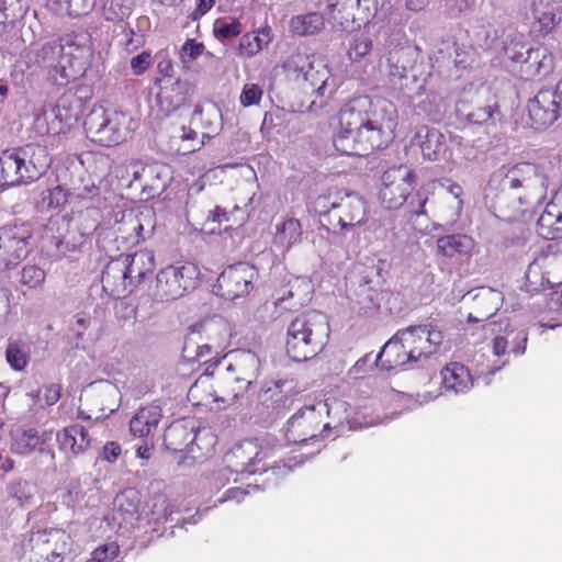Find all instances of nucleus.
<instances>
[{
	"mask_svg": "<svg viewBox=\"0 0 562 562\" xmlns=\"http://www.w3.org/2000/svg\"><path fill=\"white\" fill-rule=\"evenodd\" d=\"M562 160L553 156L539 162L504 165L493 171L484 187V198L499 205L509 203L514 210L526 211L541 204L548 191L551 201L538 218L537 232L544 239L562 237Z\"/></svg>",
	"mask_w": 562,
	"mask_h": 562,
	"instance_id": "f257e3e1",
	"label": "nucleus"
},
{
	"mask_svg": "<svg viewBox=\"0 0 562 562\" xmlns=\"http://www.w3.org/2000/svg\"><path fill=\"white\" fill-rule=\"evenodd\" d=\"M339 126L334 137L336 150L347 156H366L393 140L397 111L384 99L358 97L340 109Z\"/></svg>",
	"mask_w": 562,
	"mask_h": 562,
	"instance_id": "f03ea898",
	"label": "nucleus"
},
{
	"mask_svg": "<svg viewBox=\"0 0 562 562\" xmlns=\"http://www.w3.org/2000/svg\"><path fill=\"white\" fill-rule=\"evenodd\" d=\"M442 341L443 333L431 324L408 326L384 344L374 363L386 371L420 368L437 353Z\"/></svg>",
	"mask_w": 562,
	"mask_h": 562,
	"instance_id": "7ed1b4c3",
	"label": "nucleus"
},
{
	"mask_svg": "<svg viewBox=\"0 0 562 562\" xmlns=\"http://www.w3.org/2000/svg\"><path fill=\"white\" fill-rule=\"evenodd\" d=\"M93 52L90 34L79 30L45 43L34 52V58L55 85L64 86L85 72Z\"/></svg>",
	"mask_w": 562,
	"mask_h": 562,
	"instance_id": "20e7f679",
	"label": "nucleus"
},
{
	"mask_svg": "<svg viewBox=\"0 0 562 562\" xmlns=\"http://www.w3.org/2000/svg\"><path fill=\"white\" fill-rule=\"evenodd\" d=\"M328 337L329 324L325 314L303 313L288 326L286 353L297 362L310 360L323 350Z\"/></svg>",
	"mask_w": 562,
	"mask_h": 562,
	"instance_id": "39448f33",
	"label": "nucleus"
},
{
	"mask_svg": "<svg viewBox=\"0 0 562 562\" xmlns=\"http://www.w3.org/2000/svg\"><path fill=\"white\" fill-rule=\"evenodd\" d=\"M4 184L14 187L36 181L50 166L47 148L38 144L2 150L0 154Z\"/></svg>",
	"mask_w": 562,
	"mask_h": 562,
	"instance_id": "423d86ee",
	"label": "nucleus"
},
{
	"mask_svg": "<svg viewBox=\"0 0 562 562\" xmlns=\"http://www.w3.org/2000/svg\"><path fill=\"white\" fill-rule=\"evenodd\" d=\"M313 211L323 225L348 231L366 224L367 203L355 192L321 194L313 202Z\"/></svg>",
	"mask_w": 562,
	"mask_h": 562,
	"instance_id": "0eeeda50",
	"label": "nucleus"
},
{
	"mask_svg": "<svg viewBox=\"0 0 562 562\" xmlns=\"http://www.w3.org/2000/svg\"><path fill=\"white\" fill-rule=\"evenodd\" d=\"M199 276L194 263L170 265L158 272L150 295L156 302L177 300L195 288Z\"/></svg>",
	"mask_w": 562,
	"mask_h": 562,
	"instance_id": "6e6552de",
	"label": "nucleus"
},
{
	"mask_svg": "<svg viewBox=\"0 0 562 562\" xmlns=\"http://www.w3.org/2000/svg\"><path fill=\"white\" fill-rule=\"evenodd\" d=\"M128 117L117 111L93 109L85 120V131L92 142L112 147L124 142L128 135Z\"/></svg>",
	"mask_w": 562,
	"mask_h": 562,
	"instance_id": "1a4fd4ad",
	"label": "nucleus"
},
{
	"mask_svg": "<svg viewBox=\"0 0 562 562\" xmlns=\"http://www.w3.org/2000/svg\"><path fill=\"white\" fill-rule=\"evenodd\" d=\"M267 457L268 453L255 440H245L236 445L224 457L225 469L213 475L216 486H224L229 481L226 475L227 472L236 474L267 472L269 470L268 464L259 465Z\"/></svg>",
	"mask_w": 562,
	"mask_h": 562,
	"instance_id": "9d476101",
	"label": "nucleus"
},
{
	"mask_svg": "<svg viewBox=\"0 0 562 562\" xmlns=\"http://www.w3.org/2000/svg\"><path fill=\"white\" fill-rule=\"evenodd\" d=\"M32 229L26 223L0 226V272L16 267L30 254Z\"/></svg>",
	"mask_w": 562,
	"mask_h": 562,
	"instance_id": "9b49d317",
	"label": "nucleus"
},
{
	"mask_svg": "<svg viewBox=\"0 0 562 562\" xmlns=\"http://www.w3.org/2000/svg\"><path fill=\"white\" fill-rule=\"evenodd\" d=\"M416 183V175L407 166L387 169L382 176L379 192L381 203L389 210H397L407 201Z\"/></svg>",
	"mask_w": 562,
	"mask_h": 562,
	"instance_id": "f8f14e48",
	"label": "nucleus"
},
{
	"mask_svg": "<svg viewBox=\"0 0 562 562\" xmlns=\"http://www.w3.org/2000/svg\"><path fill=\"white\" fill-rule=\"evenodd\" d=\"M323 405L316 401H308L300 407L286 422L283 427L284 437L288 442L302 443L314 440L318 437L317 431L323 424Z\"/></svg>",
	"mask_w": 562,
	"mask_h": 562,
	"instance_id": "ddd939ff",
	"label": "nucleus"
},
{
	"mask_svg": "<svg viewBox=\"0 0 562 562\" xmlns=\"http://www.w3.org/2000/svg\"><path fill=\"white\" fill-rule=\"evenodd\" d=\"M528 116L536 130L553 124L562 114V79L554 89H541L528 101Z\"/></svg>",
	"mask_w": 562,
	"mask_h": 562,
	"instance_id": "4468645a",
	"label": "nucleus"
},
{
	"mask_svg": "<svg viewBox=\"0 0 562 562\" xmlns=\"http://www.w3.org/2000/svg\"><path fill=\"white\" fill-rule=\"evenodd\" d=\"M258 278L255 266L248 262H237L227 267L217 278L216 293L226 300H235L248 294Z\"/></svg>",
	"mask_w": 562,
	"mask_h": 562,
	"instance_id": "2eb2a0df",
	"label": "nucleus"
},
{
	"mask_svg": "<svg viewBox=\"0 0 562 562\" xmlns=\"http://www.w3.org/2000/svg\"><path fill=\"white\" fill-rule=\"evenodd\" d=\"M260 359L251 350H241L236 353L234 363L227 367L225 382L232 386L233 400L241 396L252 382L258 378L260 371Z\"/></svg>",
	"mask_w": 562,
	"mask_h": 562,
	"instance_id": "dca6fc26",
	"label": "nucleus"
},
{
	"mask_svg": "<svg viewBox=\"0 0 562 562\" xmlns=\"http://www.w3.org/2000/svg\"><path fill=\"white\" fill-rule=\"evenodd\" d=\"M133 181L139 182L148 198L162 193L171 180V168L162 162L151 161L142 164L133 161L130 164Z\"/></svg>",
	"mask_w": 562,
	"mask_h": 562,
	"instance_id": "f3484780",
	"label": "nucleus"
},
{
	"mask_svg": "<svg viewBox=\"0 0 562 562\" xmlns=\"http://www.w3.org/2000/svg\"><path fill=\"white\" fill-rule=\"evenodd\" d=\"M52 432L35 428H16L11 431V450L18 454H29L35 450L42 457V463L50 465L55 460L54 450L47 445Z\"/></svg>",
	"mask_w": 562,
	"mask_h": 562,
	"instance_id": "a211bd4d",
	"label": "nucleus"
},
{
	"mask_svg": "<svg viewBox=\"0 0 562 562\" xmlns=\"http://www.w3.org/2000/svg\"><path fill=\"white\" fill-rule=\"evenodd\" d=\"M97 214L94 211L92 213L88 212L83 222L76 226H71L70 221L66 216H61V224L67 229L65 234L54 237L57 250L63 255L79 250L99 226L98 218L92 216Z\"/></svg>",
	"mask_w": 562,
	"mask_h": 562,
	"instance_id": "6ab92c4d",
	"label": "nucleus"
},
{
	"mask_svg": "<svg viewBox=\"0 0 562 562\" xmlns=\"http://www.w3.org/2000/svg\"><path fill=\"white\" fill-rule=\"evenodd\" d=\"M122 256L112 259L104 268L101 277L103 291L112 297H123L133 291Z\"/></svg>",
	"mask_w": 562,
	"mask_h": 562,
	"instance_id": "aec40b11",
	"label": "nucleus"
},
{
	"mask_svg": "<svg viewBox=\"0 0 562 562\" xmlns=\"http://www.w3.org/2000/svg\"><path fill=\"white\" fill-rule=\"evenodd\" d=\"M162 416V408L157 403L140 407L130 420L132 436L145 440L153 439Z\"/></svg>",
	"mask_w": 562,
	"mask_h": 562,
	"instance_id": "412c9836",
	"label": "nucleus"
},
{
	"mask_svg": "<svg viewBox=\"0 0 562 562\" xmlns=\"http://www.w3.org/2000/svg\"><path fill=\"white\" fill-rule=\"evenodd\" d=\"M56 439L60 450L69 452L71 456H79L87 452L92 445L91 428L80 424H72L57 432Z\"/></svg>",
	"mask_w": 562,
	"mask_h": 562,
	"instance_id": "4be33fe9",
	"label": "nucleus"
},
{
	"mask_svg": "<svg viewBox=\"0 0 562 562\" xmlns=\"http://www.w3.org/2000/svg\"><path fill=\"white\" fill-rule=\"evenodd\" d=\"M413 144L418 145L424 158L431 161L439 160L447 149L445 135L439 130L426 125L417 127Z\"/></svg>",
	"mask_w": 562,
	"mask_h": 562,
	"instance_id": "5701e85b",
	"label": "nucleus"
},
{
	"mask_svg": "<svg viewBox=\"0 0 562 562\" xmlns=\"http://www.w3.org/2000/svg\"><path fill=\"white\" fill-rule=\"evenodd\" d=\"M220 121L221 112L214 104H211L206 110H204L202 105L196 104L191 116V124H202V140L201 143H196V145L188 147L182 154H189L200 149L204 145L205 139H211L216 135L221 126Z\"/></svg>",
	"mask_w": 562,
	"mask_h": 562,
	"instance_id": "b1692460",
	"label": "nucleus"
},
{
	"mask_svg": "<svg viewBox=\"0 0 562 562\" xmlns=\"http://www.w3.org/2000/svg\"><path fill=\"white\" fill-rule=\"evenodd\" d=\"M516 63H522L521 71L528 77L546 76L552 68V57L544 47L528 48L512 56Z\"/></svg>",
	"mask_w": 562,
	"mask_h": 562,
	"instance_id": "393cba45",
	"label": "nucleus"
},
{
	"mask_svg": "<svg viewBox=\"0 0 562 562\" xmlns=\"http://www.w3.org/2000/svg\"><path fill=\"white\" fill-rule=\"evenodd\" d=\"M126 266L127 274L133 288L140 283L147 273L155 268L154 251L148 249L138 250L132 255H121Z\"/></svg>",
	"mask_w": 562,
	"mask_h": 562,
	"instance_id": "a878e982",
	"label": "nucleus"
},
{
	"mask_svg": "<svg viewBox=\"0 0 562 562\" xmlns=\"http://www.w3.org/2000/svg\"><path fill=\"white\" fill-rule=\"evenodd\" d=\"M473 301L477 312L481 314V317H473L470 314L468 319L469 322H482L497 313L503 305L504 296L498 290L483 286L473 295Z\"/></svg>",
	"mask_w": 562,
	"mask_h": 562,
	"instance_id": "bb28decb",
	"label": "nucleus"
},
{
	"mask_svg": "<svg viewBox=\"0 0 562 562\" xmlns=\"http://www.w3.org/2000/svg\"><path fill=\"white\" fill-rule=\"evenodd\" d=\"M139 497L136 491L130 488L119 494L114 499L113 519L119 524L133 526L139 518Z\"/></svg>",
	"mask_w": 562,
	"mask_h": 562,
	"instance_id": "cd10ccee",
	"label": "nucleus"
},
{
	"mask_svg": "<svg viewBox=\"0 0 562 562\" xmlns=\"http://www.w3.org/2000/svg\"><path fill=\"white\" fill-rule=\"evenodd\" d=\"M441 375L445 389L456 394L465 393L473 385L469 369L459 362L447 364L442 369Z\"/></svg>",
	"mask_w": 562,
	"mask_h": 562,
	"instance_id": "c85d7f7f",
	"label": "nucleus"
},
{
	"mask_svg": "<svg viewBox=\"0 0 562 562\" xmlns=\"http://www.w3.org/2000/svg\"><path fill=\"white\" fill-rule=\"evenodd\" d=\"M473 247V239L464 234L442 236L436 243L437 254L450 259L457 256H469Z\"/></svg>",
	"mask_w": 562,
	"mask_h": 562,
	"instance_id": "c756f323",
	"label": "nucleus"
},
{
	"mask_svg": "<svg viewBox=\"0 0 562 562\" xmlns=\"http://www.w3.org/2000/svg\"><path fill=\"white\" fill-rule=\"evenodd\" d=\"M528 19L533 20L532 27L536 32L548 34L555 24L553 5L543 0H531L526 12Z\"/></svg>",
	"mask_w": 562,
	"mask_h": 562,
	"instance_id": "7c9ffc66",
	"label": "nucleus"
},
{
	"mask_svg": "<svg viewBox=\"0 0 562 562\" xmlns=\"http://www.w3.org/2000/svg\"><path fill=\"white\" fill-rule=\"evenodd\" d=\"M271 40L272 35L269 26L261 27L254 34H244L237 46L238 55L247 58L252 57L267 47Z\"/></svg>",
	"mask_w": 562,
	"mask_h": 562,
	"instance_id": "2f4dec72",
	"label": "nucleus"
},
{
	"mask_svg": "<svg viewBox=\"0 0 562 562\" xmlns=\"http://www.w3.org/2000/svg\"><path fill=\"white\" fill-rule=\"evenodd\" d=\"M304 81L311 87L312 94L324 98L329 87L328 80L330 78V71L324 60L317 58L313 65L305 70L302 76Z\"/></svg>",
	"mask_w": 562,
	"mask_h": 562,
	"instance_id": "473e14b6",
	"label": "nucleus"
},
{
	"mask_svg": "<svg viewBox=\"0 0 562 562\" xmlns=\"http://www.w3.org/2000/svg\"><path fill=\"white\" fill-rule=\"evenodd\" d=\"M283 381L265 383L258 393V402L267 409L280 412L288 407L289 397L282 390Z\"/></svg>",
	"mask_w": 562,
	"mask_h": 562,
	"instance_id": "72a5a7b5",
	"label": "nucleus"
},
{
	"mask_svg": "<svg viewBox=\"0 0 562 562\" xmlns=\"http://www.w3.org/2000/svg\"><path fill=\"white\" fill-rule=\"evenodd\" d=\"M325 26L324 16L318 12L295 15L290 20V30L299 36H308L321 32Z\"/></svg>",
	"mask_w": 562,
	"mask_h": 562,
	"instance_id": "f704fd0d",
	"label": "nucleus"
},
{
	"mask_svg": "<svg viewBox=\"0 0 562 562\" xmlns=\"http://www.w3.org/2000/svg\"><path fill=\"white\" fill-rule=\"evenodd\" d=\"M274 240L285 250L297 245L302 240V225L299 220L289 217L281 225H277Z\"/></svg>",
	"mask_w": 562,
	"mask_h": 562,
	"instance_id": "c9c22d12",
	"label": "nucleus"
},
{
	"mask_svg": "<svg viewBox=\"0 0 562 562\" xmlns=\"http://www.w3.org/2000/svg\"><path fill=\"white\" fill-rule=\"evenodd\" d=\"M47 4L57 14L76 18L92 11L95 0H47Z\"/></svg>",
	"mask_w": 562,
	"mask_h": 562,
	"instance_id": "e433bc0d",
	"label": "nucleus"
},
{
	"mask_svg": "<svg viewBox=\"0 0 562 562\" xmlns=\"http://www.w3.org/2000/svg\"><path fill=\"white\" fill-rule=\"evenodd\" d=\"M187 85L177 82L170 89H165L157 94V101L161 111L167 114L178 110L186 103L187 97L183 93Z\"/></svg>",
	"mask_w": 562,
	"mask_h": 562,
	"instance_id": "4c0bfd02",
	"label": "nucleus"
},
{
	"mask_svg": "<svg viewBox=\"0 0 562 562\" xmlns=\"http://www.w3.org/2000/svg\"><path fill=\"white\" fill-rule=\"evenodd\" d=\"M53 114L55 119L70 126L79 117L80 101L75 95H64L58 100Z\"/></svg>",
	"mask_w": 562,
	"mask_h": 562,
	"instance_id": "58836bf2",
	"label": "nucleus"
},
{
	"mask_svg": "<svg viewBox=\"0 0 562 562\" xmlns=\"http://www.w3.org/2000/svg\"><path fill=\"white\" fill-rule=\"evenodd\" d=\"M68 200V192L61 186H56L41 192L36 202V209L40 212H49L59 210Z\"/></svg>",
	"mask_w": 562,
	"mask_h": 562,
	"instance_id": "ea45409f",
	"label": "nucleus"
},
{
	"mask_svg": "<svg viewBox=\"0 0 562 562\" xmlns=\"http://www.w3.org/2000/svg\"><path fill=\"white\" fill-rule=\"evenodd\" d=\"M122 234H125V238L132 244H138L145 240L146 236L145 224L142 216L134 214L132 211L127 214H123L122 224L119 227Z\"/></svg>",
	"mask_w": 562,
	"mask_h": 562,
	"instance_id": "a19ab883",
	"label": "nucleus"
},
{
	"mask_svg": "<svg viewBox=\"0 0 562 562\" xmlns=\"http://www.w3.org/2000/svg\"><path fill=\"white\" fill-rule=\"evenodd\" d=\"M45 541L54 543L49 562H60L59 559L70 551L72 544L70 535L60 529H52Z\"/></svg>",
	"mask_w": 562,
	"mask_h": 562,
	"instance_id": "79ce46f5",
	"label": "nucleus"
},
{
	"mask_svg": "<svg viewBox=\"0 0 562 562\" xmlns=\"http://www.w3.org/2000/svg\"><path fill=\"white\" fill-rule=\"evenodd\" d=\"M241 32L243 26L237 19H216L213 23V34L221 42L237 37Z\"/></svg>",
	"mask_w": 562,
	"mask_h": 562,
	"instance_id": "37998d69",
	"label": "nucleus"
},
{
	"mask_svg": "<svg viewBox=\"0 0 562 562\" xmlns=\"http://www.w3.org/2000/svg\"><path fill=\"white\" fill-rule=\"evenodd\" d=\"M317 405H323L325 409L322 412V418L326 415L328 418L336 420L337 424L342 423L348 417L349 404L336 397H328L325 401H316Z\"/></svg>",
	"mask_w": 562,
	"mask_h": 562,
	"instance_id": "c03bdc74",
	"label": "nucleus"
},
{
	"mask_svg": "<svg viewBox=\"0 0 562 562\" xmlns=\"http://www.w3.org/2000/svg\"><path fill=\"white\" fill-rule=\"evenodd\" d=\"M132 12V0H109L104 3L102 14L106 21L119 22Z\"/></svg>",
	"mask_w": 562,
	"mask_h": 562,
	"instance_id": "a18cd8bd",
	"label": "nucleus"
},
{
	"mask_svg": "<svg viewBox=\"0 0 562 562\" xmlns=\"http://www.w3.org/2000/svg\"><path fill=\"white\" fill-rule=\"evenodd\" d=\"M317 58L314 55L296 52L293 53L282 65L288 72H293L297 77L303 76Z\"/></svg>",
	"mask_w": 562,
	"mask_h": 562,
	"instance_id": "49530a36",
	"label": "nucleus"
},
{
	"mask_svg": "<svg viewBox=\"0 0 562 562\" xmlns=\"http://www.w3.org/2000/svg\"><path fill=\"white\" fill-rule=\"evenodd\" d=\"M45 280V270L36 265H26L20 271V283L30 290L40 289Z\"/></svg>",
	"mask_w": 562,
	"mask_h": 562,
	"instance_id": "de8ad7c7",
	"label": "nucleus"
},
{
	"mask_svg": "<svg viewBox=\"0 0 562 562\" xmlns=\"http://www.w3.org/2000/svg\"><path fill=\"white\" fill-rule=\"evenodd\" d=\"M504 337L509 340V352L515 356H522L526 352L528 331L525 327L513 328L506 327Z\"/></svg>",
	"mask_w": 562,
	"mask_h": 562,
	"instance_id": "09e8293b",
	"label": "nucleus"
},
{
	"mask_svg": "<svg viewBox=\"0 0 562 562\" xmlns=\"http://www.w3.org/2000/svg\"><path fill=\"white\" fill-rule=\"evenodd\" d=\"M34 486L25 480L15 481L8 486L9 496L20 506L30 505L34 498Z\"/></svg>",
	"mask_w": 562,
	"mask_h": 562,
	"instance_id": "8fccbe9b",
	"label": "nucleus"
},
{
	"mask_svg": "<svg viewBox=\"0 0 562 562\" xmlns=\"http://www.w3.org/2000/svg\"><path fill=\"white\" fill-rule=\"evenodd\" d=\"M470 123L479 125L495 124L501 120V112L497 105L479 108L467 115Z\"/></svg>",
	"mask_w": 562,
	"mask_h": 562,
	"instance_id": "3c124183",
	"label": "nucleus"
},
{
	"mask_svg": "<svg viewBox=\"0 0 562 562\" xmlns=\"http://www.w3.org/2000/svg\"><path fill=\"white\" fill-rule=\"evenodd\" d=\"M5 358L10 367L15 371L23 370L27 364V353L18 342H9L5 350Z\"/></svg>",
	"mask_w": 562,
	"mask_h": 562,
	"instance_id": "603ef678",
	"label": "nucleus"
},
{
	"mask_svg": "<svg viewBox=\"0 0 562 562\" xmlns=\"http://www.w3.org/2000/svg\"><path fill=\"white\" fill-rule=\"evenodd\" d=\"M429 190L427 187L418 189L411 198L407 199L406 211L413 216H419L426 213L425 205L428 201Z\"/></svg>",
	"mask_w": 562,
	"mask_h": 562,
	"instance_id": "864d4df0",
	"label": "nucleus"
},
{
	"mask_svg": "<svg viewBox=\"0 0 562 562\" xmlns=\"http://www.w3.org/2000/svg\"><path fill=\"white\" fill-rule=\"evenodd\" d=\"M372 49V41L363 35L355 36L348 49L351 61H360Z\"/></svg>",
	"mask_w": 562,
	"mask_h": 562,
	"instance_id": "5fc2aeb1",
	"label": "nucleus"
},
{
	"mask_svg": "<svg viewBox=\"0 0 562 562\" xmlns=\"http://www.w3.org/2000/svg\"><path fill=\"white\" fill-rule=\"evenodd\" d=\"M263 95V89L258 83L247 82L244 85L239 102L243 106L248 108L260 103Z\"/></svg>",
	"mask_w": 562,
	"mask_h": 562,
	"instance_id": "6e6d98bb",
	"label": "nucleus"
},
{
	"mask_svg": "<svg viewBox=\"0 0 562 562\" xmlns=\"http://www.w3.org/2000/svg\"><path fill=\"white\" fill-rule=\"evenodd\" d=\"M296 286L304 288V296L300 297V305H303L305 302L310 301L312 285L306 278H295L293 281H290L288 288L283 290L280 300L284 301L295 297L294 288Z\"/></svg>",
	"mask_w": 562,
	"mask_h": 562,
	"instance_id": "4d7b16f0",
	"label": "nucleus"
},
{
	"mask_svg": "<svg viewBox=\"0 0 562 562\" xmlns=\"http://www.w3.org/2000/svg\"><path fill=\"white\" fill-rule=\"evenodd\" d=\"M119 552V544L116 542H109L98 547L87 562H111L117 557Z\"/></svg>",
	"mask_w": 562,
	"mask_h": 562,
	"instance_id": "13d9d810",
	"label": "nucleus"
},
{
	"mask_svg": "<svg viewBox=\"0 0 562 562\" xmlns=\"http://www.w3.org/2000/svg\"><path fill=\"white\" fill-rule=\"evenodd\" d=\"M360 292V295L363 296L360 301V304L362 305L361 308L364 310L366 313H372L380 310V301L383 296L382 292L367 286H362Z\"/></svg>",
	"mask_w": 562,
	"mask_h": 562,
	"instance_id": "bf43d9fd",
	"label": "nucleus"
},
{
	"mask_svg": "<svg viewBox=\"0 0 562 562\" xmlns=\"http://www.w3.org/2000/svg\"><path fill=\"white\" fill-rule=\"evenodd\" d=\"M35 397L37 404L52 406L60 398V386L58 384L46 385L44 390L37 391Z\"/></svg>",
	"mask_w": 562,
	"mask_h": 562,
	"instance_id": "052dcab7",
	"label": "nucleus"
},
{
	"mask_svg": "<svg viewBox=\"0 0 562 562\" xmlns=\"http://www.w3.org/2000/svg\"><path fill=\"white\" fill-rule=\"evenodd\" d=\"M204 45L195 40H187L180 49V57L183 63L194 60L204 53Z\"/></svg>",
	"mask_w": 562,
	"mask_h": 562,
	"instance_id": "680f3d73",
	"label": "nucleus"
},
{
	"mask_svg": "<svg viewBox=\"0 0 562 562\" xmlns=\"http://www.w3.org/2000/svg\"><path fill=\"white\" fill-rule=\"evenodd\" d=\"M151 61V55L149 52H142L131 59V69L134 75H143L149 67Z\"/></svg>",
	"mask_w": 562,
	"mask_h": 562,
	"instance_id": "e2e57ef3",
	"label": "nucleus"
},
{
	"mask_svg": "<svg viewBox=\"0 0 562 562\" xmlns=\"http://www.w3.org/2000/svg\"><path fill=\"white\" fill-rule=\"evenodd\" d=\"M122 453V448L116 441L106 442L100 452L99 458L109 463H114Z\"/></svg>",
	"mask_w": 562,
	"mask_h": 562,
	"instance_id": "0e129e2a",
	"label": "nucleus"
},
{
	"mask_svg": "<svg viewBox=\"0 0 562 562\" xmlns=\"http://www.w3.org/2000/svg\"><path fill=\"white\" fill-rule=\"evenodd\" d=\"M472 0H446V14L456 18L462 11L471 7Z\"/></svg>",
	"mask_w": 562,
	"mask_h": 562,
	"instance_id": "69168bd1",
	"label": "nucleus"
},
{
	"mask_svg": "<svg viewBox=\"0 0 562 562\" xmlns=\"http://www.w3.org/2000/svg\"><path fill=\"white\" fill-rule=\"evenodd\" d=\"M249 493V490H244L240 487H231L216 501V504H222L228 501H236L237 503H239L244 499L245 495Z\"/></svg>",
	"mask_w": 562,
	"mask_h": 562,
	"instance_id": "338daca9",
	"label": "nucleus"
},
{
	"mask_svg": "<svg viewBox=\"0 0 562 562\" xmlns=\"http://www.w3.org/2000/svg\"><path fill=\"white\" fill-rule=\"evenodd\" d=\"M548 310L562 316V289L550 294Z\"/></svg>",
	"mask_w": 562,
	"mask_h": 562,
	"instance_id": "774afa93",
	"label": "nucleus"
}]
</instances>
